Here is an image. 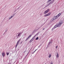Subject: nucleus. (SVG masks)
Returning a JSON list of instances; mask_svg holds the SVG:
<instances>
[{
	"label": "nucleus",
	"mask_w": 64,
	"mask_h": 64,
	"mask_svg": "<svg viewBox=\"0 0 64 64\" xmlns=\"http://www.w3.org/2000/svg\"><path fill=\"white\" fill-rule=\"evenodd\" d=\"M23 33V32H20L18 34H16V36L17 37V38H19V36H21V34H22Z\"/></svg>",
	"instance_id": "f257e3e1"
},
{
	"label": "nucleus",
	"mask_w": 64,
	"mask_h": 64,
	"mask_svg": "<svg viewBox=\"0 0 64 64\" xmlns=\"http://www.w3.org/2000/svg\"><path fill=\"white\" fill-rule=\"evenodd\" d=\"M39 33V32H38L37 34H36L35 36H34L33 38H32L31 39V40H32V41H33V40H34V39H35V38H35V36H36L37 35H38Z\"/></svg>",
	"instance_id": "f03ea898"
},
{
	"label": "nucleus",
	"mask_w": 64,
	"mask_h": 64,
	"mask_svg": "<svg viewBox=\"0 0 64 64\" xmlns=\"http://www.w3.org/2000/svg\"><path fill=\"white\" fill-rule=\"evenodd\" d=\"M57 18V16H54L53 18H52V21H54V20L56 19Z\"/></svg>",
	"instance_id": "7ed1b4c3"
},
{
	"label": "nucleus",
	"mask_w": 64,
	"mask_h": 64,
	"mask_svg": "<svg viewBox=\"0 0 64 64\" xmlns=\"http://www.w3.org/2000/svg\"><path fill=\"white\" fill-rule=\"evenodd\" d=\"M58 25H56L54 27H53L52 29V30H54L56 27H58Z\"/></svg>",
	"instance_id": "20e7f679"
},
{
	"label": "nucleus",
	"mask_w": 64,
	"mask_h": 64,
	"mask_svg": "<svg viewBox=\"0 0 64 64\" xmlns=\"http://www.w3.org/2000/svg\"><path fill=\"white\" fill-rule=\"evenodd\" d=\"M32 36V35H30L29 36H28V38H26V40L25 41H27V40H28V39H30V37Z\"/></svg>",
	"instance_id": "39448f33"
},
{
	"label": "nucleus",
	"mask_w": 64,
	"mask_h": 64,
	"mask_svg": "<svg viewBox=\"0 0 64 64\" xmlns=\"http://www.w3.org/2000/svg\"><path fill=\"white\" fill-rule=\"evenodd\" d=\"M54 2L52 1L50 2L49 4L48 5H51V4H53V2Z\"/></svg>",
	"instance_id": "423d86ee"
},
{
	"label": "nucleus",
	"mask_w": 64,
	"mask_h": 64,
	"mask_svg": "<svg viewBox=\"0 0 64 64\" xmlns=\"http://www.w3.org/2000/svg\"><path fill=\"white\" fill-rule=\"evenodd\" d=\"M62 24V23L60 22L58 24V26H61V24Z\"/></svg>",
	"instance_id": "0eeeda50"
},
{
	"label": "nucleus",
	"mask_w": 64,
	"mask_h": 64,
	"mask_svg": "<svg viewBox=\"0 0 64 64\" xmlns=\"http://www.w3.org/2000/svg\"><path fill=\"white\" fill-rule=\"evenodd\" d=\"M2 55L3 57L5 56V53L4 52L2 53Z\"/></svg>",
	"instance_id": "6e6552de"
},
{
	"label": "nucleus",
	"mask_w": 64,
	"mask_h": 64,
	"mask_svg": "<svg viewBox=\"0 0 64 64\" xmlns=\"http://www.w3.org/2000/svg\"><path fill=\"white\" fill-rule=\"evenodd\" d=\"M50 44H52V42H51V41L50 42H48V44L47 46L48 47H49V45H50Z\"/></svg>",
	"instance_id": "1a4fd4ad"
},
{
	"label": "nucleus",
	"mask_w": 64,
	"mask_h": 64,
	"mask_svg": "<svg viewBox=\"0 0 64 64\" xmlns=\"http://www.w3.org/2000/svg\"><path fill=\"white\" fill-rule=\"evenodd\" d=\"M48 11H47V10H45V12L44 13V14H46L47 13H48Z\"/></svg>",
	"instance_id": "9d476101"
},
{
	"label": "nucleus",
	"mask_w": 64,
	"mask_h": 64,
	"mask_svg": "<svg viewBox=\"0 0 64 64\" xmlns=\"http://www.w3.org/2000/svg\"><path fill=\"white\" fill-rule=\"evenodd\" d=\"M61 13H60L57 16V17H59L60 16V15H61Z\"/></svg>",
	"instance_id": "9b49d317"
},
{
	"label": "nucleus",
	"mask_w": 64,
	"mask_h": 64,
	"mask_svg": "<svg viewBox=\"0 0 64 64\" xmlns=\"http://www.w3.org/2000/svg\"><path fill=\"white\" fill-rule=\"evenodd\" d=\"M56 53H57L56 57H57V58H58V57H59V54H58V52H57Z\"/></svg>",
	"instance_id": "f8f14e48"
},
{
	"label": "nucleus",
	"mask_w": 64,
	"mask_h": 64,
	"mask_svg": "<svg viewBox=\"0 0 64 64\" xmlns=\"http://www.w3.org/2000/svg\"><path fill=\"white\" fill-rule=\"evenodd\" d=\"M21 40V38L17 42V43H18V44H19V42H20V41Z\"/></svg>",
	"instance_id": "ddd939ff"
},
{
	"label": "nucleus",
	"mask_w": 64,
	"mask_h": 64,
	"mask_svg": "<svg viewBox=\"0 0 64 64\" xmlns=\"http://www.w3.org/2000/svg\"><path fill=\"white\" fill-rule=\"evenodd\" d=\"M52 0H48L47 2V3H49V2H50V1H52Z\"/></svg>",
	"instance_id": "4468645a"
},
{
	"label": "nucleus",
	"mask_w": 64,
	"mask_h": 64,
	"mask_svg": "<svg viewBox=\"0 0 64 64\" xmlns=\"http://www.w3.org/2000/svg\"><path fill=\"white\" fill-rule=\"evenodd\" d=\"M47 14H48V16H49V15H50L51 14V13H50V12H49Z\"/></svg>",
	"instance_id": "2eb2a0df"
},
{
	"label": "nucleus",
	"mask_w": 64,
	"mask_h": 64,
	"mask_svg": "<svg viewBox=\"0 0 64 64\" xmlns=\"http://www.w3.org/2000/svg\"><path fill=\"white\" fill-rule=\"evenodd\" d=\"M38 39H39V37H37L36 38V40H37Z\"/></svg>",
	"instance_id": "dca6fc26"
},
{
	"label": "nucleus",
	"mask_w": 64,
	"mask_h": 64,
	"mask_svg": "<svg viewBox=\"0 0 64 64\" xmlns=\"http://www.w3.org/2000/svg\"><path fill=\"white\" fill-rule=\"evenodd\" d=\"M18 44H18V43H17L16 44V47H16H16H17V46H18Z\"/></svg>",
	"instance_id": "f3484780"
},
{
	"label": "nucleus",
	"mask_w": 64,
	"mask_h": 64,
	"mask_svg": "<svg viewBox=\"0 0 64 64\" xmlns=\"http://www.w3.org/2000/svg\"><path fill=\"white\" fill-rule=\"evenodd\" d=\"M48 4V5H46V7H48V6H49V5H50V4Z\"/></svg>",
	"instance_id": "a211bd4d"
},
{
	"label": "nucleus",
	"mask_w": 64,
	"mask_h": 64,
	"mask_svg": "<svg viewBox=\"0 0 64 64\" xmlns=\"http://www.w3.org/2000/svg\"><path fill=\"white\" fill-rule=\"evenodd\" d=\"M51 54H50L49 55V58H50V57H51Z\"/></svg>",
	"instance_id": "6ab92c4d"
},
{
	"label": "nucleus",
	"mask_w": 64,
	"mask_h": 64,
	"mask_svg": "<svg viewBox=\"0 0 64 64\" xmlns=\"http://www.w3.org/2000/svg\"><path fill=\"white\" fill-rule=\"evenodd\" d=\"M48 14H45L44 16L45 17H46V16H48Z\"/></svg>",
	"instance_id": "aec40b11"
},
{
	"label": "nucleus",
	"mask_w": 64,
	"mask_h": 64,
	"mask_svg": "<svg viewBox=\"0 0 64 64\" xmlns=\"http://www.w3.org/2000/svg\"><path fill=\"white\" fill-rule=\"evenodd\" d=\"M14 14H13L11 16V17L12 18V17H14Z\"/></svg>",
	"instance_id": "412c9836"
},
{
	"label": "nucleus",
	"mask_w": 64,
	"mask_h": 64,
	"mask_svg": "<svg viewBox=\"0 0 64 64\" xmlns=\"http://www.w3.org/2000/svg\"><path fill=\"white\" fill-rule=\"evenodd\" d=\"M32 41H33V40H31L30 41V43H31V42H32Z\"/></svg>",
	"instance_id": "4be33fe9"
},
{
	"label": "nucleus",
	"mask_w": 64,
	"mask_h": 64,
	"mask_svg": "<svg viewBox=\"0 0 64 64\" xmlns=\"http://www.w3.org/2000/svg\"><path fill=\"white\" fill-rule=\"evenodd\" d=\"M20 6L17 9V10H18V9H20Z\"/></svg>",
	"instance_id": "5701e85b"
},
{
	"label": "nucleus",
	"mask_w": 64,
	"mask_h": 64,
	"mask_svg": "<svg viewBox=\"0 0 64 64\" xmlns=\"http://www.w3.org/2000/svg\"><path fill=\"white\" fill-rule=\"evenodd\" d=\"M50 10H49V9H48V10H46L47 11H48V12H49V11Z\"/></svg>",
	"instance_id": "b1692460"
},
{
	"label": "nucleus",
	"mask_w": 64,
	"mask_h": 64,
	"mask_svg": "<svg viewBox=\"0 0 64 64\" xmlns=\"http://www.w3.org/2000/svg\"><path fill=\"white\" fill-rule=\"evenodd\" d=\"M9 52L8 53H7L6 52V54L7 55H9Z\"/></svg>",
	"instance_id": "393cba45"
},
{
	"label": "nucleus",
	"mask_w": 64,
	"mask_h": 64,
	"mask_svg": "<svg viewBox=\"0 0 64 64\" xmlns=\"http://www.w3.org/2000/svg\"><path fill=\"white\" fill-rule=\"evenodd\" d=\"M7 30L6 29L5 31V32H7Z\"/></svg>",
	"instance_id": "a878e982"
},
{
	"label": "nucleus",
	"mask_w": 64,
	"mask_h": 64,
	"mask_svg": "<svg viewBox=\"0 0 64 64\" xmlns=\"http://www.w3.org/2000/svg\"><path fill=\"white\" fill-rule=\"evenodd\" d=\"M12 17L11 16L9 18V19H11L12 18Z\"/></svg>",
	"instance_id": "bb28decb"
},
{
	"label": "nucleus",
	"mask_w": 64,
	"mask_h": 64,
	"mask_svg": "<svg viewBox=\"0 0 64 64\" xmlns=\"http://www.w3.org/2000/svg\"><path fill=\"white\" fill-rule=\"evenodd\" d=\"M37 49H38V48H37V49L34 52H34H35L36 51V50H37Z\"/></svg>",
	"instance_id": "cd10ccee"
},
{
	"label": "nucleus",
	"mask_w": 64,
	"mask_h": 64,
	"mask_svg": "<svg viewBox=\"0 0 64 64\" xmlns=\"http://www.w3.org/2000/svg\"><path fill=\"white\" fill-rule=\"evenodd\" d=\"M22 42H23V41H22L20 43V44H21L22 43Z\"/></svg>",
	"instance_id": "c85d7f7f"
},
{
	"label": "nucleus",
	"mask_w": 64,
	"mask_h": 64,
	"mask_svg": "<svg viewBox=\"0 0 64 64\" xmlns=\"http://www.w3.org/2000/svg\"><path fill=\"white\" fill-rule=\"evenodd\" d=\"M22 57H20V59H22Z\"/></svg>",
	"instance_id": "c756f323"
},
{
	"label": "nucleus",
	"mask_w": 64,
	"mask_h": 64,
	"mask_svg": "<svg viewBox=\"0 0 64 64\" xmlns=\"http://www.w3.org/2000/svg\"><path fill=\"white\" fill-rule=\"evenodd\" d=\"M41 46V45H40V46L38 47V48H39Z\"/></svg>",
	"instance_id": "7c9ffc66"
},
{
	"label": "nucleus",
	"mask_w": 64,
	"mask_h": 64,
	"mask_svg": "<svg viewBox=\"0 0 64 64\" xmlns=\"http://www.w3.org/2000/svg\"><path fill=\"white\" fill-rule=\"evenodd\" d=\"M58 47V46H56V49H57V47Z\"/></svg>",
	"instance_id": "2f4dec72"
},
{
	"label": "nucleus",
	"mask_w": 64,
	"mask_h": 64,
	"mask_svg": "<svg viewBox=\"0 0 64 64\" xmlns=\"http://www.w3.org/2000/svg\"><path fill=\"white\" fill-rule=\"evenodd\" d=\"M26 57V56H25V57L24 58V60H25V58Z\"/></svg>",
	"instance_id": "473e14b6"
},
{
	"label": "nucleus",
	"mask_w": 64,
	"mask_h": 64,
	"mask_svg": "<svg viewBox=\"0 0 64 64\" xmlns=\"http://www.w3.org/2000/svg\"><path fill=\"white\" fill-rule=\"evenodd\" d=\"M50 64H53V62H51Z\"/></svg>",
	"instance_id": "72a5a7b5"
},
{
	"label": "nucleus",
	"mask_w": 64,
	"mask_h": 64,
	"mask_svg": "<svg viewBox=\"0 0 64 64\" xmlns=\"http://www.w3.org/2000/svg\"><path fill=\"white\" fill-rule=\"evenodd\" d=\"M46 6H45V7H44L43 8V9H44V8H46Z\"/></svg>",
	"instance_id": "f704fd0d"
},
{
	"label": "nucleus",
	"mask_w": 64,
	"mask_h": 64,
	"mask_svg": "<svg viewBox=\"0 0 64 64\" xmlns=\"http://www.w3.org/2000/svg\"><path fill=\"white\" fill-rule=\"evenodd\" d=\"M5 34V32H4L3 34V35H4V34Z\"/></svg>",
	"instance_id": "c9c22d12"
},
{
	"label": "nucleus",
	"mask_w": 64,
	"mask_h": 64,
	"mask_svg": "<svg viewBox=\"0 0 64 64\" xmlns=\"http://www.w3.org/2000/svg\"><path fill=\"white\" fill-rule=\"evenodd\" d=\"M29 53V52H28V54H27V55H28V54Z\"/></svg>",
	"instance_id": "e433bc0d"
},
{
	"label": "nucleus",
	"mask_w": 64,
	"mask_h": 64,
	"mask_svg": "<svg viewBox=\"0 0 64 64\" xmlns=\"http://www.w3.org/2000/svg\"><path fill=\"white\" fill-rule=\"evenodd\" d=\"M34 52H33V53L32 52V54H34Z\"/></svg>",
	"instance_id": "4c0bfd02"
},
{
	"label": "nucleus",
	"mask_w": 64,
	"mask_h": 64,
	"mask_svg": "<svg viewBox=\"0 0 64 64\" xmlns=\"http://www.w3.org/2000/svg\"><path fill=\"white\" fill-rule=\"evenodd\" d=\"M42 15V14H40V15Z\"/></svg>",
	"instance_id": "58836bf2"
},
{
	"label": "nucleus",
	"mask_w": 64,
	"mask_h": 64,
	"mask_svg": "<svg viewBox=\"0 0 64 64\" xmlns=\"http://www.w3.org/2000/svg\"><path fill=\"white\" fill-rule=\"evenodd\" d=\"M44 29H45V28H43V30H44Z\"/></svg>",
	"instance_id": "ea45409f"
},
{
	"label": "nucleus",
	"mask_w": 64,
	"mask_h": 64,
	"mask_svg": "<svg viewBox=\"0 0 64 64\" xmlns=\"http://www.w3.org/2000/svg\"><path fill=\"white\" fill-rule=\"evenodd\" d=\"M54 0H52V1H53L54 2Z\"/></svg>",
	"instance_id": "a19ab883"
},
{
	"label": "nucleus",
	"mask_w": 64,
	"mask_h": 64,
	"mask_svg": "<svg viewBox=\"0 0 64 64\" xmlns=\"http://www.w3.org/2000/svg\"><path fill=\"white\" fill-rule=\"evenodd\" d=\"M25 52H26V51H24V53H25Z\"/></svg>",
	"instance_id": "79ce46f5"
}]
</instances>
